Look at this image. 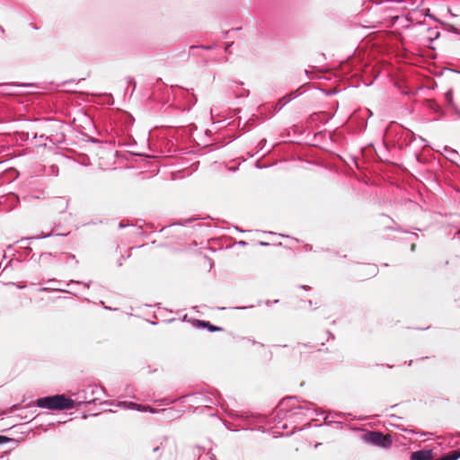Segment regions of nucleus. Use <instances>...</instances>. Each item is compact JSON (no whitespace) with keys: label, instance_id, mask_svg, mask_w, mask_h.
<instances>
[{"label":"nucleus","instance_id":"1","mask_svg":"<svg viewBox=\"0 0 460 460\" xmlns=\"http://www.w3.org/2000/svg\"><path fill=\"white\" fill-rule=\"evenodd\" d=\"M36 405L49 410H70L75 407V402L64 394H57L38 399Z\"/></svg>","mask_w":460,"mask_h":460},{"label":"nucleus","instance_id":"2","mask_svg":"<svg viewBox=\"0 0 460 460\" xmlns=\"http://www.w3.org/2000/svg\"><path fill=\"white\" fill-rule=\"evenodd\" d=\"M363 440L374 446L387 447L391 445L392 440L389 436L384 435L379 431H368L363 436Z\"/></svg>","mask_w":460,"mask_h":460},{"label":"nucleus","instance_id":"3","mask_svg":"<svg viewBox=\"0 0 460 460\" xmlns=\"http://www.w3.org/2000/svg\"><path fill=\"white\" fill-rule=\"evenodd\" d=\"M102 392V388L100 386L89 385L83 391L84 395L83 400L79 401L78 403H94L96 400L100 399V395Z\"/></svg>","mask_w":460,"mask_h":460},{"label":"nucleus","instance_id":"4","mask_svg":"<svg viewBox=\"0 0 460 460\" xmlns=\"http://www.w3.org/2000/svg\"><path fill=\"white\" fill-rule=\"evenodd\" d=\"M119 406L120 407H124V408H127V409H130V410H136V411H150L152 413H155V412H157L156 410L149 407V406H142L140 404H137L136 402H120L119 403Z\"/></svg>","mask_w":460,"mask_h":460},{"label":"nucleus","instance_id":"5","mask_svg":"<svg viewBox=\"0 0 460 460\" xmlns=\"http://www.w3.org/2000/svg\"><path fill=\"white\" fill-rule=\"evenodd\" d=\"M40 261L42 264H51L58 262V253L53 254L51 252H43L40 256Z\"/></svg>","mask_w":460,"mask_h":460},{"label":"nucleus","instance_id":"6","mask_svg":"<svg viewBox=\"0 0 460 460\" xmlns=\"http://www.w3.org/2000/svg\"><path fill=\"white\" fill-rule=\"evenodd\" d=\"M389 2H394L397 4H404L402 9L416 10L419 7L417 0H388Z\"/></svg>","mask_w":460,"mask_h":460},{"label":"nucleus","instance_id":"7","mask_svg":"<svg viewBox=\"0 0 460 460\" xmlns=\"http://www.w3.org/2000/svg\"><path fill=\"white\" fill-rule=\"evenodd\" d=\"M195 326L199 327H199L207 328L211 332H220L223 330L221 327L215 326V325L211 324L209 322H206V321H202V320H197Z\"/></svg>","mask_w":460,"mask_h":460},{"label":"nucleus","instance_id":"8","mask_svg":"<svg viewBox=\"0 0 460 460\" xmlns=\"http://www.w3.org/2000/svg\"><path fill=\"white\" fill-rule=\"evenodd\" d=\"M70 261H75V263H77L78 261H76L75 259V256L72 253H58V262H61V263H69Z\"/></svg>","mask_w":460,"mask_h":460},{"label":"nucleus","instance_id":"9","mask_svg":"<svg viewBox=\"0 0 460 460\" xmlns=\"http://www.w3.org/2000/svg\"><path fill=\"white\" fill-rule=\"evenodd\" d=\"M460 458V450L451 451L436 460H457Z\"/></svg>","mask_w":460,"mask_h":460},{"label":"nucleus","instance_id":"10","mask_svg":"<svg viewBox=\"0 0 460 460\" xmlns=\"http://www.w3.org/2000/svg\"><path fill=\"white\" fill-rule=\"evenodd\" d=\"M161 411L165 415L166 418H177L180 416L179 411L172 408L163 409Z\"/></svg>","mask_w":460,"mask_h":460},{"label":"nucleus","instance_id":"11","mask_svg":"<svg viewBox=\"0 0 460 460\" xmlns=\"http://www.w3.org/2000/svg\"><path fill=\"white\" fill-rule=\"evenodd\" d=\"M40 292H48V291H60V292H66V293H69L68 290L65 289V288H58V287H43V288H40Z\"/></svg>","mask_w":460,"mask_h":460},{"label":"nucleus","instance_id":"12","mask_svg":"<svg viewBox=\"0 0 460 460\" xmlns=\"http://www.w3.org/2000/svg\"><path fill=\"white\" fill-rule=\"evenodd\" d=\"M445 150L446 152L447 153L448 155V159H450L451 161H454V159L457 156V152L452 148H449V147H445Z\"/></svg>","mask_w":460,"mask_h":460},{"label":"nucleus","instance_id":"13","mask_svg":"<svg viewBox=\"0 0 460 460\" xmlns=\"http://www.w3.org/2000/svg\"><path fill=\"white\" fill-rule=\"evenodd\" d=\"M46 283L49 285V287H57V285L62 284V281L56 279H50L47 280Z\"/></svg>","mask_w":460,"mask_h":460},{"label":"nucleus","instance_id":"14","mask_svg":"<svg viewBox=\"0 0 460 460\" xmlns=\"http://www.w3.org/2000/svg\"><path fill=\"white\" fill-rule=\"evenodd\" d=\"M310 405H311V403H306L305 406L293 407V408H291L289 411H294L293 413H294V414H296V413H297V412H296V410H299V409H306V410H310V407H309Z\"/></svg>","mask_w":460,"mask_h":460},{"label":"nucleus","instance_id":"15","mask_svg":"<svg viewBox=\"0 0 460 460\" xmlns=\"http://www.w3.org/2000/svg\"><path fill=\"white\" fill-rule=\"evenodd\" d=\"M127 83H128V84L133 85V90L136 88V82L133 77H131V76L127 77Z\"/></svg>","mask_w":460,"mask_h":460},{"label":"nucleus","instance_id":"16","mask_svg":"<svg viewBox=\"0 0 460 460\" xmlns=\"http://www.w3.org/2000/svg\"><path fill=\"white\" fill-rule=\"evenodd\" d=\"M9 441V438L4 437V436H0V445L2 444H5L6 442Z\"/></svg>","mask_w":460,"mask_h":460},{"label":"nucleus","instance_id":"17","mask_svg":"<svg viewBox=\"0 0 460 460\" xmlns=\"http://www.w3.org/2000/svg\"><path fill=\"white\" fill-rule=\"evenodd\" d=\"M291 399H292V398H289V399H287V400H283V401L280 402V405H279L280 410H279V411L284 410V405H285V403H286L287 402H288L289 400H291Z\"/></svg>","mask_w":460,"mask_h":460},{"label":"nucleus","instance_id":"18","mask_svg":"<svg viewBox=\"0 0 460 460\" xmlns=\"http://www.w3.org/2000/svg\"><path fill=\"white\" fill-rule=\"evenodd\" d=\"M50 235H51L50 234H45V235H40V238H47V237H49Z\"/></svg>","mask_w":460,"mask_h":460},{"label":"nucleus","instance_id":"19","mask_svg":"<svg viewBox=\"0 0 460 460\" xmlns=\"http://www.w3.org/2000/svg\"><path fill=\"white\" fill-rule=\"evenodd\" d=\"M370 268H371V270H372V272H371V273H372V274H375V272H376V268H375V267H370Z\"/></svg>","mask_w":460,"mask_h":460},{"label":"nucleus","instance_id":"20","mask_svg":"<svg viewBox=\"0 0 460 460\" xmlns=\"http://www.w3.org/2000/svg\"><path fill=\"white\" fill-rule=\"evenodd\" d=\"M84 285L86 287V288H89L90 285L88 283H84Z\"/></svg>","mask_w":460,"mask_h":460},{"label":"nucleus","instance_id":"21","mask_svg":"<svg viewBox=\"0 0 460 460\" xmlns=\"http://www.w3.org/2000/svg\"><path fill=\"white\" fill-rule=\"evenodd\" d=\"M158 449H159V447H155V448H154V451H155V452H156Z\"/></svg>","mask_w":460,"mask_h":460},{"label":"nucleus","instance_id":"22","mask_svg":"<svg viewBox=\"0 0 460 460\" xmlns=\"http://www.w3.org/2000/svg\"><path fill=\"white\" fill-rule=\"evenodd\" d=\"M414 248H415V244H412V245H411V250L413 251V250H414Z\"/></svg>","mask_w":460,"mask_h":460},{"label":"nucleus","instance_id":"23","mask_svg":"<svg viewBox=\"0 0 460 460\" xmlns=\"http://www.w3.org/2000/svg\"><path fill=\"white\" fill-rule=\"evenodd\" d=\"M70 282H75V280H74V279H71V281H70ZM75 283H80V282H79V281H75Z\"/></svg>","mask_w":460,"mask_h":460},{"label":"nucleus","instance_id":"24","mask_svg":"<svg viewBox=\"0 0 460 460\" xmlns=\"http://www.w3.org/2000/svg\"><path fill=\"white\" fill-rule=\"evenodd\" d=\"M302 288L307 289V287L306 286H302Z\"/></svg>","mask_w":460,"mask_h":460}]
</instances>
